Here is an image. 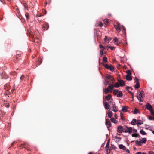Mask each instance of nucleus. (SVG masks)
<instances>
[{"label":"nucleus","instance_id":"obj_62","mask_svg":"<svg viewBox=\"0 0 154 154\" xmlns=\"http://www.w3.org/2000/svg\"><path fill=\"white\" fill-rule=\"evenodd\" d=\"M15 142V141H14L11 144V146H13L14 144V143Z\"/></svg>","mask_w":154,"mask_h":154},{"label":"nucleus","instance_id":"obj_7","mask_svg":"<svg viewBox=\"0 0 154 154\" xmlns=\"http://www.w3.org/2000/svg\"><path fill=\"white\" fill-rule=\"evenodd\" d=\"M145 108L149 110H152L153 108L151 105L148 103H146L145 106Z\"/></svg>","mask_w":154,"mask_h":154},{"label":"nucleus","instance_id":"obj_63","mask_svg":"<svg viewBox=\"0 0 154 154\" xmlns=\"http://www.w3.org/2000/svg\"><path fill=\"white\" fill-rule=\"evenodd\" d=\"M136 154H141V152H138L136 153Z\"/></svg>","mask_w":154,"mask_h":154},{"label":"nucleus","instance_id":"obj_20","mask_svg":"<svg viewBox=\"0 0 154 154\" xmlns=\"http://www.w3.org/2000/svg\"><path fill=\"white\" fill-rule=\"evenodd\" d=\"M114 26L116 29V30L118 32H119L120 31V28L119 26L115 25H114Z\"/></svg>","mask_w":154,"mask_h":154},{"label":"nucleus","instance_id":"obj_9","mask_svg":"<svg viewBox=\"0 0 154 154\" xmlns=\"http://www.w3.org/2000/svg\"><path fill=\"white\" fill-rule=\"evenodd\" d=\"M106 125L107 128H109L111 127V124L109 119H106Z\"/></svg>","mask_w":154,"mask_h":154},{"label":"nucleus","instance_id":"obj_29","mask_svg":"<svg viewBox=\"0 0 154 154\" xmlns=\"http://www.w3.org/2000/svg\"><path fill=\"white\" fill-rule=\"evenodd\" d=\"M131 136L132 137H140V136L139 135V134H138L135 133L134 134H132L131 135Z\"/></svg>","mask_w":154,"mask_h":154},{"label":"nucleus","instance_id":"obj_16","mask_svg":"<svg viewBox=\"0 0 154 154\" xmlns=\"http://www.w3.org/2000/svg\"><path fill=\"white\" fill-rule=\"evenodd\" d=\"M119 148L121 149L124 150L125 149L126 147L122 144H120L119 145Z\"/></svg>","mask_w":154,"mask_h":154},{"label":"nucleus","instance_id":"obj_34","mask_svg":"<svg viewBox=\"0 0 154 154\" xmlns=\"http://www.w3.org/2000/svg\"><path fill=\"white\" fill-rule=\"evenodd\" d=\"M25 16L27 19H28L29 18V14L28 13H26L25 14Z\"/></svg>","mask_w":154,"mask_h":154},{"label":"nucleus","instance_id":"obj_40","mask_svg":"<svg viewBox=\"0 0 154 154\" xmlns=\"http://www.w3.org/2000/svg\"><path fill=\"white\" fill-rule=\"evenodd\" d=\"M138 112V110L136 109H135L134 111V114H136Z\"/></svg>","mask_w":154,"mask_h":154},{"label":"nucleus","instance_id":"obj_10","mask_svg":"<svg viewBox=\"0 0 154 154\" xmlns=\"http://www.w3.org/2000/svg\"><path fill=\"white\" fill-rule=\"evenodd\" d=\"M112 108H113L112 111L114 112H116L118 111V109H117V107L115 105V103L114 102L113 103H112Z\"/></svg>","mask_w":154,"mask_h":154},{"label":"nucleus","instance_id":"obj_17","mask_svg":"<svg viewBox=\"0 0 154 154\" xmlns=\"http://www.w3.org/2000/svg\"><path fill=\"white\" fill-rule=\"evenodd\" d=\"M27 144L26 143H24L23 144H21V145L22 146V147H23L24 148H26L27 150H29V148H28V147H26V146H27Z\"/></svg>","mask_w":154,"mask_h":154},{"label":"nucleus","instance_id":"obj_41","mask_svg":"<svg viewBox=\"0 0 154 154\" xmlns=\"http://www.w3.org/2000/svg\"><path fill=\"white\" fill-rule=\"evenodd\" d=\"M107 152V153L109 154L110 153V149H106Z\"/></svg>","mask_w":154,"mask_h":154},{"label":"nucleus","instance_id":"obj_25","mask_svg":"<svg viewBox=\"0 0 154 154\" xmlns=\"http://www.w3.org/2000/svg\"><path fill=\"white\" fill-rule=\"evenodd\" d=\"M142 143H141V141H138L137 140L136 141V145H138L139 146H141Z\"/></svg>","mask_w":154,"mask_h":154},{"label":"nucleus","instance_id":"obj_51","mask_svg":"<svg viewBox=\"0 0 154 154\" xmlns=\"http://www.w3.org/2000/svg\"><path fill=\"white\" fill-rule=\"evenodd\" d=\"M109 48H110L111 50H113L115 48L113 46H109Z\"/></svg>","mask_w":154,"mask_h":154},{"label":"nucleus","instance_id":"obj_26","mask_svg":"<svg viewBox=\"0 0 154 154\" xmlns=\"http://www.w3.org/2000/svg\"><path fill=\"white\" fill-rule=\"evenodd\" d=\"M110 120L112 122L114 123H116L117 122L116 120L113 118H111L110 119Z\"/></svg>","mask_w":154,"mask_h":154},{"label":"nucleus","instance_id":"obj_8","mask_svg":"<svg viewBox=\"0 0 154 154\" xmlns=\"http://www.w3.org/2000/svg\"><path fill=\"white\" fill-rule=\"evenodd\" d=\"M48 24L47 23H45L43 25L42 28L44 30H47L49 28Z\"/></svg>","mask_w":154,"mask_h":154},{"label":"nucleus","instance_id":"obj_21","mask_svg":"<svg viewBox=\"0 0 154 154\" xmlns=\"http://www.w3.org/2000/svg\"><path fill=\"white\" fill-rule=\"evenodd\" d=\"M118 94L117 95V97H121L123 96V94L121 91H119Z\"/></svg>","mask_w":154,"mask_h":154},{"label":"nucleus","instance_id":"obj_49","mask_svg":"<svg viewBox=\"0 0 154 154\" xmlns=\"http://www.w3.org/2000/svg\"><path fill=\"white\" fill-rule=\"evenodd\" d=\"M149 119L150 120H152L153 119V118L151 116H149L148 117Z\"/></svg>","mask_w":154,"mask_h":154},{"label":"nucleus","instance_id":"obj_4","mask_svg":"<svg viewBox=\"0 0 154 154\" xmlns=\"http://www.w3.org/2000/svg\"><path fill=\"white\" fill-rule=\"evenodd\" d=\"M125 126L123 127L121 126H119L118 127L117 129V131L120 133H122V132H124Z\"/></svg>","mask_w":154,"mask_h":154},{"label":"nucleus","instance_id":"obj_32","mask_svg":"<svg viewBox=\"0 0 154 154\" xmlns=\"http://www.w3.org/2000/svg\"><path fill=\"white\" fill-rule=\"evenodd\" d=\"M140 132L143 135H145L147 134L143 130H141L140 131Z\"/></svg>","mask_w":154,"mask_h":154},{"label":"nucleus","instance_id":"obj_23","mask_svg":"<svg viewBox=\"0 0 154 154\" xmlns=\"http://www.w3.org/2000/svg\"><path fill=\"white\" fill-rule=\"evenodd\" d=\"M109 140H108L105 147V149H107L109 148Z\"/></svg>","mask_w":154,"mask_h":154},{"label":"nucleus","instance_id":"obj_56","mask_svg":"<svg viewBox=\"0 0 154 154\" xmlns=\"http://www.w3.org/2000/svg\"><path fill=\"white\" fill-rule=\"evenodd\" d=\"M38 61L40 63L39 64V65H40L42 63V59H40V60H39Z\"/></svg>","mask_w":154,"mask_h":154},{"label":"nucleus","instance_id":"obj_19","mask_svg":"<svg viewBox=\"0 0 154 154\" xmlns=\"http://www.w3.org/2000/svg\"><path fill=\"white\" fill-rule=\"evenodd\" d=\"M143 121L140 120H137V126H139V125H141L143 124Z\"/></svg>","mask_w":154,"mask_h":154},{"label":"nucleus","instance_id":"obj_55","mask_svg":"<svg viewBox=\"0 0 154 154\" xmlns=\"http://www.w3.org/2000/svg\"><path fill=\"white\" fill-rule=\"evenodd\" d=\"M149 154H154V152L152 151H149Z\"/></svg>","mask_w":154,"mask_h":154},{"label":"nucleus","instance_id":"obj_42","mask_svg":"<svg viewBox=\"0 0 154 154\" xmlns=\"http://www.w3.org/2000/svg\"><path fill=\"white\" fill-rule=\"evenodd\" d=\"M99 25L101 27H102L103 26V24L102 22H99Z\"/></svg>","mask_w":154,"mask_h":154},{"label":"nucleus","instance_id":"obj_27","mask_svg":"<svg viewBox=\"0 0 154 154\" xmlns=\"http://www.w3.org/2000/svg\"><path fill=\"white\" fill-rule=\"evenodd\" d=\"M119 92V91L116 89H115L113 90V94L114 95H117Z\"/></svg>","mask_w":154,"mask_h":154},{"label":"nucleus","instance_id":"obj_28","mask_svg":"<svg viewBox=\"0 0 154 154\" xmlns=\"http://www.w3.org/2000/svg\"><path fill=\"white\" fill-rule=\"evenodd\" d=\"M127 107L126 106H123L122 111L123 112H126L127 111Z\"/></svg>","mask_w":154,"mask_h":154},{"label":"nucleus","instance_id":"obj_2","mask_svg":"<svg viewBox=\"0 0 154 154\" xmlns=\"http://www.w3.org/2000/svg\"><path fill=\"white\" fill-rule=\"evenodd\" d=\"M137 97L140 102H143V100H141L142 98L143 97L142 95V91L137 92Z\"/></svg>","mask_w":154,"mask_h":154},{"label":"nucleus","instance_id":"obj_58","mask_svg":"<svg viewBox=\"0 0 154 154\" xmlns=\"http://www.w3.org/2000/svg\"><path fill=\"white\" fill-rule=\"evenodd\" d=\"M0 1L3 3H4L5 2V1L4 0H0Z\"/></svg>","mask_w":154,"mask_h":154},{"label":"nucleus","instance_id":"obj_37","mask_svg":"<svg viewBox=\"0 0 154 154\" xmlns=\"http://www.w3.org/2000/svg\"><path fill=\"white\" fill-rule=\"evenodd\" d=\"M99 47L100 48H102V50H104L105 49V47L104 46H102L101 44H100L99 45Z\"/></svg>","mask_w":154,"mask_h":154},{"label":"nucleus","instance_id":"obj_38","mask_svg":"<svg viewBox=\"0 0 154 154\" xmlns=\"http://www.w3.org/2000/svg\"><path fill=\"white\" fill-rule=\"evenodd\" d=\"M126 73L127 74V75H131V72L130 70H128L126 71Z\"/></svg>","mask_w":154,"mask_h":154},{"label":"nucleus","instance_id":"obj_53","mask_svg":"<svg viewBox=\"0 0 154 154\" xmlns=\"http://www.w3.org/2000/svg\"><path fill=\"white\" fill-rule=\"evenodd\" d=\"M24 6L25 9L27 8V5L26 4H24Z\"/></svg>","mask_w":154,"mask_h":154},{"label":"nucleus","instance_id":"obj_46","mask_svg":"<svg viewBox=\"0 0 154 154\" xmlns=\"http://www.w3.org/2000/svg\"><path fill=\"white\" fill-rule=\"evenodd\" d=\"M113 40L114 41H115V42H118V39H117V38L116 37H115L114 39H113Z\"/></svg>","mask_w":154,"mask_h":154},{"label":"nucleus","instance_id":"obj_11","mask_svg":"<svg viewBox=\"0 0 154 154\" xmlns=\"http://www.w3.org/2000/svg\"><path fill=\"white\" fill-rule=\"evenodd\" d=\"M103 103L105 108L107 110H109L110 106L109 105V103L106 102L105 103L104 102Z\"/></svg>","mask_w":154,"mask_h":154},{"label":"nucleus","instance_id":"obj_18","mask_svg":"<svg viewBox=\"0 0 154 154\" xmlns=\"http://www.w3.org/2000/svg\"><path fill=\"white\" fill-rule=\"evenodd\" d=\"M126 79L128 81H131L132 79V78L131 75H127L126 76Z\"/></svg>","mask_w":154,"mask_h":154},{"label":"nucleus","instance_id":"obj_39","mask_svg":"<svg viewBox=\"0 0 154 154\" xmlns=\"http://www.w3.org/2000/svg\"><path fill=\"white\" fill-rule=\"evenodd\" d=\"M114 87H115L116 88H118L119 87V84L117 82L116 83L115 85H114Z\"/></svg>","mask_w":154,"mask_h":154},{"label":"nucleus","instance_id":"obj_24","mask_svg":"<svg viewBox=\"0 0 154 154\" xmlns=\"http://www.w3.org/2000/svg\"><path fill=\"white\" fill-rule=\"evenodd\" d=\"M111 97V96L110 94H108L105 97V99H106L107 101H109Z\"/></svg>","mask_w":154,"mask_h":154},{"label":"nucleus","instance_id":"obj_6","mask_svg":"<svg viewBox=\"0 0 154 154\" xmlns=\"http://www.w3.org/2000/svg\"><path fill=\"white\" fill-rule=\"evenodd\" d=\"M106 80L107 81H109V82L110 81H113L114 80V78L111 75L107 74L106 76Z\"/></svg>","mask_w":154,"mask_h":154},{"label":"nucleus","instance_id":"obj_30","mask_svg":"<svg viewBox=\"0 0 154 154\" xmlns=\"http://www.w3.org/2000/svg\"><path fill=\"white\" fill-rule=\"evenodd\" d=\"M108 115L109 117V118H111V117L112 116V113L111 111H109V112L108 113Z\"/></svg>","mask_w":154,"mask_h":154},{"label":"nucleus","instance_id":"obj_57","mask_svg":"<svg viewBox=\"0 0 154 154\" xmlns=\"http://www.w3.org/2000/svg\"><path fill=\"white\" fill-rule=\"evenodd\" d=\"M133 133H136L137 132V131L136 129H134L133 130Z\"/></svg>","mask_w":154,"mask_h":154},{"label":"nucleus","instance_id":"obj_50","mask_svg":"<svg viewBox=\"0 0 154 154\" xmlns=\"http://www.w3.org/2000/svg\"><path fill=\"white\" fill-rule=\"evenodd\" d=\"M24 78V76L23 75H22V76L20 77V79L21 80H23Z\"/></svg>","mask_w":154,"mask_h":154},{"label":"nucleus","instance_id":"obj_15","mask_svg":"<svg viewBox=\"0 0 154 154\" xmlns=\"http://www.w3.org/2000/svg\"><path fill=\"white\" fill-rule=\"evenodd\" d=\"M137 121L136 120L134 119L131 122V124L133 125H135L137 124Z\"/></svg>","mask_w":154,"mask_h":154},{"label":"nucleus","instance_id":"obj_59","mask_svg":"<svg viewBox=\"0 0 154 154\" xmlns=\"http://www.w3.org/2000/svg\"><path fill=\"white\" fill-rule=\"evenodd\" d=\"M107 36H105V38H104V40L105 41H106V39H107Z\"/></svg>","mask_w":154,"mask_h":154},{"label":"nucleus","instance_id":"obj_52","mask_svg":"<svg viewBox=\"0 0 154 154\" xmlns=\"http://www.w3.org/2000/svg\"><path fill=\"white\" fill-rule=\"evenodd\" d=\"M125 150L128 153H130V152L129 151V150L128 149H126L125 148Z\"/></svg>","mask_w":154,"mask_h":154},{"label":"nucleus","instance_id":"obj_43","mask_svg":"<svg viewBox=\"0 0 154 154\" xmlns=\"http://www.w3.org/2000/svg\"><path fill=\"white\" fill-rule=\"evenodd\" d=\"M37 20L38 21L39 23L41 24L42 22V19L40 18H39L37 19Z\"/></svg>","mask_w":154,"mask_h":154},{"label":"nucleus","instance_id":"obj_64","mask_svg":"<svg viewBox=\"0 0 154 154\" xmlns=\"http://www.w3.org/2000/svg\"><path fill=\"white\" fill-rule=\"evenodd\" d=\"M128 92L129 93H130L131 94H133V93H132L131 92V91H128Z\"/></svg>","mask_w":154,"mask_h":154},{"label":"nucleus","instance_id":"obj_45","mask_svg":"<svg viewBox=\"0 0 154 154\" xmlns=\"http://www.w3.org/2000/svg\"><path fill=\"white\" fill-rule=\"evenodd\" d=\"M117 26H119V27H120V28H122V26H121L119 22H117Z\"/></svg>","mask_w":154,"mask_h":154},{"label":"nucleus","instance_id":"obj_61","mask_svg":"<svg viewBox=\"0 0 154 154\" xmlns=\"http://www.w3.org/2000/svg\"><path fill=\"white\" fill-rule=\"evenodd\" d=\"M41 16V15H36V17H40Z\"/></svg>","mask_w":154,"mask_h":154},{"label":"nucleus","instance_id":"obj_13","mask_svg":"<svg viewBox=\"0 0 154 154\" xmlns=\"http://www.w3.org/2000/svg\"><path fill=\"white\" fill-rule=\"evenodd\" d=\"M118 81L119 82L120 85L121 86H124L125 85V83L122 80H119L118 79Z\"/></svg>","mask_w":154,"mask_h":154},{"label":"nucleus","instance_id":"obj_14","mask_svg":"<svg viewBox=\"0 0 154 154\" xmlns=\"http://www.w3.org/2000/svg\"><path fill=\"white\" fill-rule=\"evenodd\" d=\"M110 91L108 89V88H106L105 89H103V93H105V94H107L108 93L110 92Z\"/></svg>","mask_w":154,"mask_h":154},{"label":"nucleus","instance_id":"obj_44","mask_svg":"<svg viewBox=\"0 0 154 154\" xmlns=\"http://www.w3.org/2000/svg\"><path fill=\"white\" fill-rule=\"evenodd\" d=\"M103 50H101L100 51V54L101 56H102L103 54Z\"/></svg>","mask_w":154,"mask_h":154},{"label":"nucleus","instance_id":"obj_31","mask_svg":"<svg viewBox=\"0 0 154 154\" xmlns=\"http://www.w3.org/2000/svg\"><path fill=\"white\" fill-rule=\"evenodd\" d=\"M103 62H107V59L106 57H104L103 59Z\"/></svg>","mask_w":154,"mask_h":154},{"label":"nucleus","instance_id":"obj_47","mask_svg":"<svg viewBox=\"0 0 154 154\" xmlns=\"http://www.w3.org/2000/svg\"><path fill=\"white\" fill-rule=\"evenodd\" d=\"M149 111L150 112L151 114L152 115L154 116V112L152 110H149Z\"/></svg>","mask_w":154,"mask_h":154},{"label":"nucleus","instance_id":"obj_60","mask_svg":"<svg viewBox=\"0 0 154 154\" xmlns=\"http://www.w3.org/2000/svg\"><path fill=\"white\" fill-rule=\"evenodd\" d=\"M114 116H115V118H116V119L117 118V116L116 114H115Z\"/></svg>","mask_w":154,"mask_h":154},{"label":"nucleus","instance_id":"obj_1","mask_svg":"<svg viewBox=\"0 0 154 154\" xmlns=\"http://www.w3.org/2000/svg\"><path fill=\"white\" fill-rule=\"evenodd\" d=\"M101 64L103 65L107 69L110 70L111 71L113 72L114 70V68L113 66L111 65H108V64H104L103 63H101Z\"/></svg>","mask_w":154,"mask_h":154},{"label":"nucleus","instance_id":"obj_3","mask_svg":"<svg viewBox=\"0 0 154 154\" xmlns=\"http://www.w3.org/2000/svg\"><path fill=\"white\" fill-rule=\"evenodd\" d=\"M124 132H128L129 134H131L132 131V128L131 127H128L125 126Z\"/></svg>","mask_w":154,"mask_h":154},{"label":"nucleus","instance_id":"obj_33","mask_svg":"<svg viewBox=\"0 0 154 154\" xmlns=\"http://www.w3.org/2000/svg\"><path fill=\"white\" fill-rule=\"evenodd\" d=\"M109 81H107L105 80V81L104 82V84L106 86H107L108 84H109L110 85V83H109Z\"/></svg>","mask_w":154,"mask_h":154},{"label":"nucleus","instance_id":"obj_22","mask_svg":"<svg viewBox=\"0 0 154 154\" xmlns=\"http://www.w3.org/2000/svg\"><path fill=\"white\" fill-rule=\"evenodd\" d=\"M140 141L142 143H145L147 141L146 138H143Z\"/></svg>","mask_w":154,"mask_h":154},{"label":"nucleus","instance_id":"obj_5","mask_svg":"<svg viewBox=\"0 0 154 154\" xmlns=\"http://www.w3.org/2000/svg\"><path fill=\"white\" fill-rule=\"evenodd\" d=\"M135 79V82L136 83L135 85L134 86V87L135 89H138L140 86V85L139 83L138 79L136 77L134 78Z\"/></svg>","mask_w":154,"mask_h":154},{"label":"nucleus","instance_id":"obj_48","mask_svg":"<svg viewBox=\"0 0 154 154\" xmlns=\"http://www.w3.org/2000/svg\"><path fill=\"white\" fill-rule=\"evenodd\" d=\"M120 116H121V119L123 120H124V119L123 118V114H122V113H121L120 114Z\"/></svg>","mask_w":154,"mask_h":154},{"label":"nucleus","instance_id":"obj_35","mask_svg":"<svg viewBox=\"0 0 154 154\" xmlns=\"http://www.w3.org/2000/svg\"><path fill=\"white\" fill-rule=\"evenodd\" d=\"M121 28H122L123 30V32H124V33H125L126 31V29H125V27L123 25H122Z\"/></svg>","mask_w":154,"mask_h":154},{"label":"nucleus","instance_id":"obj_54","mask_svg":"<svg viewBox=\"0 0 154 154\" xmlns=\"http://www.w3.org/2000/svg\"><path fill=\"white\" fill-rule=\"evenodd\" d=\"M129 88H131V90H132V88L131 87H129L127 86V87L126 88V89L127 90H128Z\"/></svg>","mask_w":154,"mask_h":154},{"label":"nucleus","instance_id":"obj_12","mask_svg":"<svg viewBox=\"0 0 154 154\" xmlns=\"http://www.w3.org/2000/svg\"><path fill=\"white\" fill-rule=\"evenodd\" d=\"M114 88V85H113L112 84H111L107 88H108V89H109L110 91V92H111L112 91V90H113V89Z\"/></svg>","mask_w":154,"mask_h":154},{"label":"nucleus","instance_id":"obj_36","mask_svg":"<svg viewBox=\"0 0 154 154\" xmlns=\"http://www.w3.org/2000/svg\"><path fill=\"white\" fill-rule=\"evenodd\" d=\"M116 148V146H115L114 145H112L111 144V146L110 149H115Z\"/></svg>","mask_w":154,"mask_h":154}]
</instances>
